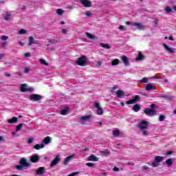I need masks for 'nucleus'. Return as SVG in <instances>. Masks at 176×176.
Instances as JSON below:
<instances>
[{"label":"nucleus","instance_id":"obj_1","mask_svg":"<svg viewBox=\"0 0 176 176\" xmlns=\"http://www.w3.org/2000/svg\"><path fill=\"white\" fill-rule=\"evenodd\" d=\"M149 126V122L143 120L138 123L137 125L138 129L140 130L142 135L146 136L148 135L149 131H146V129Z\"/></svg>","mask_w":176,"mask_h":176},{"label":"nucleus","instance_id":"obj_2","mask_svg":"<svg viewBox=\"0 0 176 176\" xmlns=\"http://www.w3.org/2000/svg\"><path fill=\"white\" fill-rule=\"evenodd\" d=\"M87 61H89L87 57L82 56L81 57L78 58L76 64L77 65H80V67H86V65H87Z\"/></svg>","mask_w":176,"mask_h":176},{"label":"nucleus","instance_id":"obj_3","mask_svg":"<svg viewBox=\"0 0 176 176\" xmlns=\"http://www.w3.org/2000/svg\"><path fill=\"white\" fill-rule=\"evenodd\" d=\"M155 107H156L155 105V104H152L151 106H150V108H148V109H146L144 110V113L146 115H147L148 116H153L154 115H156V110L154 109Z\"/></svg>","mask_w":176,"mask_h":176},{"label":"nucleus","instance_id":"obj_4","mask_svg":"<svg viewBox=\"0 0 176 176\" xmlns=\"http://www.w3.org/2000/svg\"><path fill=\"white\" fill-rule=\"evenodd\" d=\"M91 119V115H87L79 118V123L80 124H87Z\"/></svg>","mask_w":176,"mask_h":176},{"label":"nucleus","instance_id":"obj_5","mask_svg":"<svg viewBox=\"0 0 176 176\" xmlns=\"http://www.w3.org/2000/svg\"><path fill=\"white\" fill-rule=\"evenodd\" d=\"M45 173H46V168L43 166H41L35 170L34 175L35 176H36V175L42 176V175H45Z\"/></svg>","mask_w":176,"mask_h":176},{"label":"nucleus","instance_id":"obj_6","mask_svg":"<svg viewBox=\"0 0 176 176\" xmlns=\"http://www.w3.org/2000/svg\"><path fill=\"white\" fill-rule=\"evenodd\" d=\"M95 108L97 109L96 113L97 115H102L104 113V111L102 110V107H101V105L100 103L95 102H94Z\"/></svg>","mask_w":176,"mask_h":176},{"label":"nucleus","instance_id":"obj_7","mask_svg":"<svg viewBox=\"0 0 176 176\" xmlns=\"http://www.w3.org/2000/svg\"><path fill=\"white\" fill-rule=\"evenodd\" d=\"M30 101H41L42 100V96L38 94H32L30 96Z\"/></svg>","mask_w":176,"mask_h":176},{"label":"nucleus","instance_id":"obj_8","mask_svg":"<svg viewBox=\"0 0 176 176\" xmlns=\"http://www.w3.org/2000/svg\"><path fill=\"white\" fill-rule=\"evenodd\" d=\"M80 3L83 5L84 8H91V1L90 0H79Z\"/></svg>","mask_w":176,"mask_h":176},{"label":"nucleus","instance_id":"obj_9","mask_svg":"<svg viewBox=\"0 0 176 176\" xmlns=\"http://www.w3.org/2000/svg\"><path fill=\"white\" fill-rule=\"evenodd\" d=\"M60 163V155H56V157L54 159L53 161L51 162V167H54V166H57Z\"/></svg>","mask_w":176,"mask_h":176},{"label":"nucleus","instance_id":"obj_10","mask_svg":"<svg viewBox=\"0 0 176 176\" xmlns=\"http://www.w3.org/2000/svg\"><path fill=\"white\" fill-rule=\"evenodd\" d=\"M132 26L137 27V28H138V30H145L146 28V25H142V23H132Z\"/></svg>","mask_w":176,"mask_h":176},{"label":"nucleus","instance_id":"obj_11","mask_svg":"<svg viewBox=\"0 0 176 176\" xmlns=\"http://www.w3.org/2000/svg\"><path fill=\"white\" fill-rule=\"evenodd\" d=\"M145 90L149 91L151 90H156V87L153 83L148 84L144 86Z\"/></svg>","mask_w":176,"mask_h":176},{"label":"nucleus","instance_id":"obj_12","mask_svg":"<svg viewBox=\"0 0 176 176\" xmlns=\"http://www.w3.org/2000/svg\"><path fill=\"white\" fill-rule=\"evenodd\" d=\"M41 157L38 155H32L30 157V162L32 163H38V162L40 160Z\"/></svg>","mask_w":176,"mask_h":176},{"label":"nucleus","instance_id":"obj_13","mask_svg":"<svg viewBox=\"0 0 176 176\" xmlns=\"http://www.w3.org/2000/svg\"><path fill=\"white\" fill-rule=\"evenodd\" d=\"M32 91V88H27V85L26 84H23L21 85V91H22V93H25L26 91Z\"/></svg>","mask_w":176,"mask_h":176},{"label":"nucleus","instance_id":"obj_14","mask_svg":"<svg viewBox=\"0 0 176 176\" xmlns=\"http://www.w3.org/2000/svg\"><path fill=\"white\" fill-rule=\"evenodd\" d=\"M163 46L168 53H175V50L171 48L170 46L167 45V44H164Z\"/></svg>","mask_w":176,"mask_h":176},{"label":"nucleus","instance_id":"obj_15","mask_svg":"<svg viewBox=\"0 0 176 176\" xmlns=\"http://www.w3.org/2000/svg\"><path fill=\"white\" fill-rule=\"evenodd\" d=\"M122 60L126 67H129V65H130V61L129 60V58L127 56L124 55L122 56Z\"/></svg>","mask_w":176,"mask_h":176},{"label":"nucleus","instance_id":"obj_16","mask_svg":"<svg viewBox=\"0 0 176 176\" xmlns=\"http://www.w3.org/2000/svg\"><path fill=\"white\" fill-rule=\"evenodd\" d=\"M75 157V155H69L68 157H67L65 159V161H64V163L63 164L65 166H67V164H68V163H69V162H71V160H72V159Z\"/></svg>","mask_w":176,"mask_h":176},{"label":"nucleus","instance_id":"obj_17","mask_svg":"<svg viewBox=\"0 0 176 176\" xmlns=\"http://www.w3.org/2000/svg\"><path fill=\"white\" fill-rule=\"evenodd\" d=\"M20 164L23 166V167H28L30 166V164L28 162H27V159L25 158H22L20 161Z\"/></svg>","mask_w":176,"mask_h":176},{"label":"nucleus","instance_id":"obj_18","mask_svg":"<svg viewBox=\"0 0 176 176\" xmlns=\"http://www.w3.org/2000/svg\"><path fill=\"white\" fill-rule=\"evenodd\" d=\"M50 142H52V138H50V136H47L43 140V144H45V145H47L50 144Z\"/></svg>","mask_w":176,"mask_h":176},{"label":"nucleus","instance_id":"obj_19","mask_svg":"<svg viewBox=\"0 0 176 176\" xmlns=\"http://www.w3.org/2000/svg\"><path fill=\"white\" fill-rule=\"evenodd\" d=\"M5 13H6V15L4 16V19L6 21H9V20H10V17H12V13L9 11H6Z\"/></svg>","mask_w":176,"mask_h":176},{"label":"nucleus","instance_id":"obj_20","mask_svg":"<svg viewBox=\"0 0 176 176\" xmlns=\"http://www.w3.org/2000/svg\"><path fill=\"white\" fill-rule=\"evenodd\" d=\"M88 162H98V157H96L94 155H90L88 159Z\"/></svg>","mask_w":176,"mask_h":176},{"label":"nucleus","instance_id":"obj_21","mask_svg":"<svg viewBox=\"0 0 176 176\" xmlns=\"http://www.w3.org/2000/svg\"><path fill=\"white\" fill-rule=\"evenodd\" d=\"M116 94L119 98L124 97L126 96V94H124V92L122 90H118Z\"/></svg>","mask_w":176,"mask_h":176},{"label":"nucleus","instance_id":"obj_22","mask_svg":"<svg viewBox=\"0 0 176 176\" xmlns=\"http://www.w3.org/2000/svg\"><path fill=\"white\" fill-rule=\"evenodd\" d=\"M85 34L87 35V38L91 39L92 41H96V39H97V37L94 36L93 34L89 32H86Z\"/></svg>","mask_w":176,"mask_h":176},{"label":"nucleus","instance_id":"obj_23","mask_svg":"<svg viewBox=\"0 0 176 176\" xmlns=\"http://www.w3.org/2000/svg\"><path fill=\"white\" fill-rule=\"evenodd\" d=\"M140 109H141V107L138 104H135L133 107V111H134L135 112H139Z\"/></svg>","mask_w":176,"mask_h":176},{"label":"nucleus","instance_id":"obj_24","mask_svg":"<svg viewBox=\"0 0 176 176\" xmlns=\"http://www.w3.org/2000/svg\"><path fill=\"white\" fill-rule=\"evenodd\" d=\"M17 120H19V118H16V117H13L12 118L9 119V120H8V123H10V124H13V123L17 122Z\"/></svg>","mask_w":176,"mask_h":176},{"label":"nucleus","instance_id":"obj_25","mask_svg":"<svg viewBox=\"0 0 176 176\" xmlns=\"http://www.w3.org/2000/svg\"><path fill=\"white\" fill-rule=\"evenodd\" d=\"M34 149H36V151H39V149L45 148V144H36L34 146Z\"/></svg>","mask_w":176,"mask_h":176},{"label":"nucleus","instance_id":"obj_26","mask_svg":"<svg viewBox=\"0 0 176 176\" xmlns=\"http://www.w3.org/2000/svg\"><path fill=\"white\" fill-rule=\"evenodd\" d=\"M164 157L162 156H155V161L158 162V163H162L163 162Z\"/></svg>","mask_w":176,"mask_h":176},{"label":"nucleus","instance_id":"obj_27","mask_svg":"<svg viewBox=\"0 0 176 176\" xmlns=\"http://www.w3.org/2000/svg\"><path fill=\"white\" fill-rule=\"evenodd\" d=\"M144 58H145V56H144V55H142V53H141V52H139L138 57H136V60L138 61L144 60Z\"/></svg>","mask_w":176,"mask_h":176},{"label":"nucleus","instance_id":"obj_28","mask_svg":"<svg viewBox=\"0 0 176 176\" xmlns=\"http://www.w3.org/2000/svg\"><path fill=\"white\" fill-rule=\"evenodd\" d=\"M35 38H34V36H31L29 37V43H28V46H32V43H34V41Z\"/></svg>","mask_w":176,"mask_h":176},{"label":"nucleus","instance_id":"obj_29","mask_svg":"<svg viewBox=\"0 0 176 176\" xmlns=\"http://www.w3.org/2000/svg\"><path fill=\"white\" fill-rule=\"evenodd\" d=\"M166 164L168 165V167H171L173 166V160L171 158L168 159L166 161Z\"/></svg>","mask_w":176,"mask_h":176},{"label":"nucleus","instance_id":"obj_30","mask_svg":"<svg viewBox=\"0 0 176 176\" xmlns=\"http://www.w3.org/2000/svg\"><path fill=\"white\" fill-rule=\"evenodd\" d=\"M101 47H103V49H111V45L109 44H105V43H100Z\"/></svg>","mask_w":176,"mask_h":176},{"label":"nucleus","instance_id":"obj_31","mask_svg":"<svg viewBox=\"0 0 176 176\" xmlns=\"http://www.w3.org/2000/svg\"><path fill=\"white\" fill-rule=\"evenodd\" d=\"M102 155H104V156H109L111 155V151L109 150H104L103 151H101Z\"/></svg>","mask_w":176,"mask_h":176},{"label":"nucleus","instance_id":"obj_32","mask_svg":"<svg viewBox=\"0 0 176 176\" xmlns=\"http://www.w3.org/2000/svg\"><path fill=\"white\" fill-rule=\"evenodd\" d=\"M39 63H41V64H43V65H45L46 67H48V65H49V63H47L45 60V59H42V58L39 59Z\"/></svg>","mask_w":176,"mask_h":176},{"label":"nucleus","instance_id":"obj_33","mask_svg":"<svg viewBox=\"0 0 176 176\" xmlns=\"http://www.w3.org/2000/svg\"><path fill=\"white\" fill-rule=\"evenodd\" d=\"M23 124H24L21 123V124H19V125H17L16 127V131H20L21 130V129H23Z\"/></svg>","mask_w":176,"mask_h":176},{"label":"nucleus","instance_id":"obj_34","mask_svg":"<svg viewBox=\"0 0 176 176\" xmlns=\"http://www.w3.org/2000/svg\"><path fill=\"white\" fill-rule=\"evenodd\" d=\"M15 168H16L19 171H22V170H24V166L22 165H16Z\"/></svg>","mask_w":176,"mask_h":176},{"label":"nucleus","instance_id":"obj_35","mask_svg":"<svg viewBox=\"0 0 176 176\" xmlns=\"http://www.w3.org/2000/svg\"><path fill=\"white\" fill-rule=\"evenodd\" d=\"M56 13L59 16H63V14H64V10H63L62 9L59 8V9L56 10Z\"/></svg>","mask_w":176,"mask_h":176},{"label":"nucleus","instance_id":"obj_36","mask_svg":"<svg viewBox=\"0 0 176 176\" xmlns=\"http://www.w3.org/2000/svg\"><path fill=\"white\" fill-rule=\"evenodd\" d=\"M119 65V60L118 59H114L111 62V65Z\"/></svg>","mask_w":176,"mask_h":176},{"label":"nucleus","instance_id":"obj_37","mask_svg":"<svg viewBox=\"0 0 176 176\" xmlns=\"http://www.w3.org/2000/svg\"><path fill=\"white\" fill-rule=\"evenodd\" d=\"M161 98H164L165 100H170L171 96H166V95H161L160 96Z\"/></svg>","mask_w":176,"mask_h":176},{"label":"nucleus","instance_id":"obj_38","mask_svg":"<svg viewBox=\"0 0 176 176\" xmlns=\"http://www.w3.org/2000/svg\"><path fill=\"white\" fill-rule=\"evenodd\" d=\"M148 80H149V78H143L140 82V83H148Z\"/></svg>","mask_w":176,"mask_h":176},{"label":"nucleus","instance_id":"obj_39","mask_svg":"<svg viewBox=\"0 0 176 176\" xmlns=\"http://www.w3.org/2000/svg\"><path fill=\"white\" fill-rule=\"evenodd\" d=\"M113 135H115L116 137H118V135H119V134H120V131L119 130H114L113 131Z\"/></svg>","mask_w":176,"mask_h":176},{"label":"nucleus","instance_id":"obj_40","mask_svg":"<svg viewBox=\"0 0 176 176\" xmlns=\"http://www.w3.org/2000/svg\"><path fill=\"white\" fill-rule=\"evenodd\" d=\"M152 167H158L159 166V162L155 161L151 163Z\"/></svg>","mask_w":176,"mask_h":176},{"label":"nucleus","instance_id":"obj_41","mask_svg":"<svg viewBox=\"0 0 176 176\" xmlns=\"http://www.w3.org/2000/svg\"><path fill=\"white\" fill-rule=\"evenodd\" d=\"M68 113V110L67 109H63L61 111H60V114L65 116V115H67Z\"/></svg>","mask_w":176,"mask_h":176},{"label":"nucleus","instance_id":"obj_42","mask_svg":"<svg viewBox=\"0 0 176 176\" xmlns=\"http://www.w3.org/2000/svg\"><path fill=\"white\" fill-rule=\"evenodd\" d=\"M126 104L128 105H130L131 104H135V100L134 99L129 100L126 102Z\"/></svg>","mask_w":176,"mask_h":176},{"label":"nucleus","instance_id":"obj_43","mask_svg":"<svg viewBox=\"0 0 176 176\" xmlns=\"http://www.w3.org/2000/svg\"><path fill=\"white\" fill-rule=\"evenodd\" d=\"M165 10L166 12V13H171L173 12V9H171V8L167 6L166 8H165Z\"/></svg>","mask_w":176,"mask_h":176},{"label":"nucleus","instance_id":"obj_44","mask_svg":"<svg viewBox=\"0 0 176 176\" xmlns=\"http://www.w3.org/2000/svg\"><path fill=\"white\" fill-rule=\"evenodd\" d=\"M164 119H166V116L163 115L160 116V118H159L160 122H164Z\"/></svg>","mask_w":176,"mask_h":176},{"label":"nucleus","instance_id":"obj_45","mask_svg":"<svg viewBox=\"0 0 176 176\" xmlns=\"http://www.w3.org/2000/svg\"><path fill=\"white\" fill-rule=\"evenodd\" d=\"M19 34L21 35H24V34H27V30H25L24 29H21L19 30Z\"/></svg>","mask_w":176,"mask_h":176},{"label":"nucleus","instance_id":"obj_46","mask_svg":"<svg viewBox=\"0 0 176 176\" xmlns=\"http://www.w3.org/2000/svg\"><path fill=\"white\" fill-rule=\"evenodd\" d=\"M118 30H120V31H126V27L124 25H120L118 27Z\"/></svg>","mask_w":176,"mask_h":176},{"label":"nucleus","instance_id":"obj_47","mask_svg":"<svg viewBox=\"0 0 176 176\" xmlns=\"http://www.w3.org/2000/svg\"><path fill=\"white\" fill-rule=\"evenodd\" d=\"M173 153H174V151H166L165 152L164 155H166V156H170V155H173Z\"/></svg>","mask_w":176,"mask_h":176},{"label":"nucleus","instance_id":"obj_48","mask_svg":"<svg viewBox=\"0 0 176 176\" xmlns=\"http://www.w3.org/2000/svg\"><path fill=\"white\" fill-rule=\"evenodd\" d=\"M141 98L140 97V96L136 95L135 96V98H133V100H135V102H137V101H138V100H140Z\"/></svg>","mask_w":176,"mask_h":176},{"label":"nucleus","instance_id":"obj_49","mask_svg":"<svg viewBox=\"0 0 176 176\" xmlns=\"http://www.w3.org/2000/svg\"><path fill=\"white\" fill-rule=\"evenodd\" d=\"M5 141H6L5 136L1 135L0 136V142H5Z\"/></svg>","mask_w":176,"mask_h":176},{"label":"nucleus","instance_id":"obj_50","mask_svg":"<svg viewBox=\"0 0 176 176\" xmlns=\"http://www.w3.org/2000/svg\"><path fill=\"white\" fill-rule=\"evenodd\" d=\"M1 39L3 41H8V39H9V36H1Z\"/></svg>","mask_w":176,"mask_h":176},{"label":"nucleus","instance_id":"obj_51","mask_svg":"<svg viewBox=\"0 0 176 176\" xmlns=\"http://www.w3.org/2000/svg\"><path fill=\"white\" fill-rule=\"evenodd\" d=\"M86 166H87L88 167H94V164L88 162L86 164Z\"/></svg>","mask_w":176,"mask_h":176},{"label":"nucleus","instance_id":"obj_52","mask_svg":"<svg viewBox=\"0 0 176 176\" xmlns=\"http://www.w3.org/2000/svg\"><path fill=\"white\" fill-rule=\"evenodd\" d=\"M91 14H92V13L90 11H87L85 12V15L87 16L88 17H90V16H91Z\"/></svg>","mask_w":176,"mask_h":176},{"label":"nucleus","instance_id":"obj_53","mask_svg":"<svg viewBox=\"0 0 176 176\" xmlns=\"http://www.w3.org/2000/svg\"><path fill=\"white\" fill-rule=\"evenodd\" d=\"M62 33H63L64 35H67V34H68V30H67V29H63V30H62Z\"/></svg>","mask_w":176,"mask_h":176},{"label":"nucleus","instance_id":"obj_54","mask_svg":"<svg viewBox=\"0 0 176 176\" xmlns=\"http://www.w3.org/2000/svg\"><path fill=\"white\" fill-rule=\"evenodd\" d=\"M30 71L31 69H30V68L28 67L25 68V74H30Z\"/></svg>","mask_w":176,"mask_h":176},{"label":"nucleus","instance_id":"obj_55","mask_svg":"<svg viewBox=\"0 0 176 176\" xmlns=\"http://www.w3.org/2000/svg\"><path fill=\"white\" fill-rule=\"evenodd\" d=\"M28 142V144H32V142H34V139H32V138H30Z\"/></svg>","mask_w":176,"mask_h":176},{"label":"nucleus","instance_id":"obj_56","mask_svg":"<svg viewBox=\"0 0 176 176\" xmlns=\"http://www.w3.org/2000/svg\"><path fill=\"white\" fill-rule=\"evenodd\" d=\"M5 76H7L8 78H10L12 76V74H10V73H7L6 72L4 74Z\"/></svg>","mask_w":176,"mask_h":176},{"label":"nucleus","instance_id":"obj_57","mask_svg":"<svg viewBox=\"0 0 176 176\" xmlns=\"http://www.w3.org/2000/svg\"><path fill=\"white\" fill-rule=\"evenodd\" d=\"M102 65V62L101 61H98L96 67H101Z\"/></svg>","mask_w":176,"mask_h":176},{"label":"nucleus","instance_id":"obj_58","mask_svg":"<svg viewBox=\"0 0 176 176\" xmlns=\"http://www.w3.org/2000/svg\"><path fill=\"white\" fill-rule=\"evenodd\" d=\"M50 43H56L57 41L54 39L49 40Z\"/></svg>","mask_w":176,"mask_h":176},{"label":"nucleus","instance_id":"obj_59","mask_svg":"<svg viewBox=\"0 0 176 176\" xmlns=\"http://www.w3.org/2000/svg\"><path fill=\"white\" fill-rule=\"evenodd\" d=\"M25 57H31V53L28 52L26 54H24Z\"/></svg>","mask_w":176,"mask_h":176},{"label":"nucleus","instance_id":"obj_60","mask_svg":"<svg viewBox=\"0 0 176 176\" xmlns=\"http://www.w3.org/2000/svg\"><path fill=\"white\" fill-rule=\"evenodd\" d=\"M135 23H133V22H130V21H126V25H130V24L131 25H133V24H134Z\"/></svg>","mask_w":176,"mask_h":176},{"label":"nucleus","instance_id":"obj_61","mask_svg":"<svg viewBox=\"0 0 176 176\" xmlns=\"http://www.w3.org/2000/svg\"><path fill=\"white\" fill-rule=\"evenodd\" d=\"M154 23L155 24V25H157V24L159 23V19H155L154 21Z\"/></svg>","mask_w":176,"mask_h":176},{"label":"nucleus","instance_id":"obj_62","mask_svg":"<svg viewBox=\"0 0 176 176\" xmlns=\"http://www.w3.org/2000/svg\"><path fill=\"white\" fill-rule=\"evenodd\" d=\"M5 57V54H0V60H2Z\"/></svg>","mask_w":176,"mask_h":176},{"label":"nucleus","instance_id":"obj_63","mask_svg":"<svg viewBox=\"0 0 176 176\" xmlns=\"http://www.w3.org/2000/svg\"><path fill=\"white\" fill-rule=\"evenodd\" d=\"M119 168H118V167H116V166H115L114 168H113V170H114V171H119Z\"/></svg>","mask_w":176,"mask_h":176},{"label":"nucleus","instance_id":"obj_64","mask_svg":"<svg viewBox=\"0 0 176 176\" xmlns=\"http://www.w3.org/2000/svg\"><path fill=\"white\" fill-rule=\"evenodd\" d=\"M143 170H149V168L146 166H143Z\"/></svg>","mask_w":176,"mask_h":176}]
</instances>
